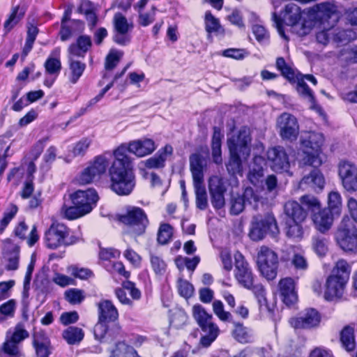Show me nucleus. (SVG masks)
Masks as SVG:
<instances>
[{
    "label": "nucleus",
    "mask_w": 357,
    "mask_h": 357,
    "mask_svg": "<svg viewBox=\"0 0 357 357\" xmlns=\"http://www.w3.org/2000/svg\"><path fill=\"white\" fill-rule=\"evenodd\" d=\"M301 18V8L294 3H289L286 5L282 13V19L278 17L276 13L273 14V20L275 24L279 34L286 40L287 37L284 34L283 23L287 26H294L299 24Z\"/></svg>",
    "instance_id": "obj_8"
},
{
    "label": "nucleus",
    "mask_w": 357,
    "mask_h": 357,
    "mask_svg": "<svg viewBox=\"0 0 357 357\" xmlns=\"http://www.w3.org/2000/svg\"><path fill=\"white\" fill-rule=\"evenodd\" d=\"M125 148L126 153L130 152L138 157H144L152 153L156 149V146L153 140L144 139L131 142L129 143L128 147ZM126 155H128V153Z\"/></svg>",
    "instance_id": "obj_19"
},
{
    "label": "nucleus",
    "mask_w": 357,
    "mask_h": 357,
    "mask_svg": "<svg viewBox=\"0 0 357 357\" xmlns=\"http://www.w3.org/2000/svg\"><path fill=\"white\" fill-rule=\"evenodd\" d=\"M66 300L71 304L80 303L84 298V291L80 289H72L65 293Z\"/></svg>",
    "instance_id": "obj_61"
},
{
    "label": "nucleus",
    "mask_w": 357,
    "mask_h": 357,
    "mask_svg": "<svg viewBox=\"0 0 357 357\" xmlns=\"http://www.w3.org/2000/svg\"><path fill=\"white\" fill-rule=\"evenodd\" d=\"M84 333L82 328L69 326L63 331L62 337L69 344L79 343L84 338Z\"/></svg>",
    "instance_id": "obj_38"
},
{
    "label": "nucleus",
    "mask_w": 357,
    "mask_h": 357,
    "mask_svg": "<svg viewBox=\"0 0 357 357\" xmlns=\"http://www.w3.org/2000/svg\"><path fill=\"white\" fill-rule=\"evenodd\" d=\"M271 168L276 172H287L290 167L289 156L284 147L278 146L267 151Z\"/></svg>",
    "instance_id": "obj_13"
},
{
    "label": "nucleus",
    "mask_w": 357,
    "mask_h": 357,
    "mask_svg": "<svg viewBox=\"0 0 357 357\" xmlns=\"http://www.w3.org/2000/svg\"><path fill=\"white\" fill-rule=\"evenodd\" d=\"M314 212L312 220L316 228L321 232L328 230L333 223V215L330 208H324Z\"/></svg>",
    "instance_id": "obj_22"
},
{
    "label": "nucleus",
    "mask_w": 357,
    "mask_h": 357,
    "mask_svg": "<svg viewBox=\"0 0 357 357\" xmlns=\"http://www.w3.org/2000/svg\"><path fill=\"white\" fill-rule=\"evenodd\" d=\"M284 210L288 218L286 220L303 222L307 217L305 208L295 201L287 202L284 204Z\"/></svg>",
    "instance_id": "obj_24"
},
{
    "label": "nucleus",
    "mask_w": 357,
    "mask_h": 357,
    "mask_svg": "<svg viewBox=\"0 0 357 357\" xmlns=\"http://www.w3.org/2000/svg\"><path fill=\"white\" fill-rule=\"evenodd\" d=\"M257 264L261 274L267 280H273L277 275L278 257L275 251L261 246L257 253Z\"/></svg>",
    "instance_id": "obj_6"
},
{
    "label": "nucleus",
    "mask_w": 357,
    "mask_h": 357,
    "mask_svg": "<svg viewBox=\"0 0 357 357\" xmlns=\"http://www.w3.org/2000/svg\"><path fill=\"white\" fill-rule=\"evenodd\" d=\"M325 183L322 174L318 169H313L308 176H305L301 180L300 185H310L311 188L316 190H322Z\"/></svg>",
    "instance_id": "obj_31"
},
{
    "label": "nucleus",
    "mask_w": 357,
    "mask_h": 357,
    "mask_svg": "<svg viewBox=\"0 0 357 357\" xmlns=\"http://www.w3.org/2000/svg\"><path fill=\"white\" fill-rule=\"evenodd\" d=\"M347 280H343L337 275L331 274L328 277L326 282V290L324 297L327 301H333L335 298H340L342 296Z\"/></svg>",
    "instance_id": "obj_16"
},
{
    "label": "nucleus",
    "mask_w": 357,
    "mask_h": 357,
    "mask_svg": "<svg viewBox=\"0 0 357 357\" xmlns=\"http://www.w3.org/2000/svg\"><path fill=\"white\" fill-rule=\"evenodd\" d=\"M203 334L200 340V343L202 346L207 347L215 341L220 333V329L217 324H211L209 327L204 328L202 330Z\"/></svg>",
    "instance_id": "obj_40"
},
{
    "label": "nucleus",
    "mask_w": 357,
    "mask_h": 357,
    "mask_svg": "<svg viewBox=\"0 0 357 357\" xmlns=\"http://www.w3.org/2000/svg\"><path fill=\"white\" fill-rule=\"evenodd\" d=\"M172 152V146L167 144L160 149L154 156L147 159L144 162V165L149 169L163 167L167 156L171 155Z\"/></svg>",
    "instance_id": "obj_26"
},
{
    "label": "nucleus",
    "mask_w": 357,
    "mask_h": 357,
    "mask_svg": "<svg viewBox=\"0 0 357 357\" xmlns=\"http://www.w3.org/2000/svg\"><path fill=\"white\" fill-rule=\"evenodd\" d=\"M91 45V39L89 36H80L76 43L71 44L68 47L69 55L84 57Z\"/></svg>",
    "instance_id": "obj_27"
},
{
    "label": "nucleus",
    "mask_w": 357,
    "mask_h": 357,
    "mask_svg": "<svg viewBox=\"0 0 357 357\" xmlns=\"http://www.w3.org/2000/svg\"><path fill=\"white\" fill-rule=\"evenodd\" d=\"M98 195L94 189L89 188L86 190H77L71 195L73 204L79 206L82 208L89 207L88 213L91 212L98 200Z\"/></svg>",
    "instance_id": "obj_17"
},
{
    "label": "nucleus",
    "mask_w": 357,
    "mask_h": 357,
    "mask_svg": "<svg viewBox=\"0 0 357 357\" xmlns=\"http://www.w3.org/2000/svg\"><path fill=\"white\" fill-rule=\"evenodd\" d=\"M16 308V302L10 299L0 305V314L3 317H0V321L6 320V317H13Z\"/></svg>",
    "instance_id": "obj_56"
},
{
    "label": "nucleus",
    "mask_w": 357,
    "mask_h": 357,
    "mask_svg": "<svg viewBox=\"0 0 357 357\" xmlns=\"http://www.w3.org/2000/svg\"><path fill=\"white\" fill-rule=\"evenodd\" d=\"M98 321L95 325L93 333L96 339L102 340L107 333V323L114 322L119 317V313L114 304L109 300L101 301L98 304Z\"/></svg>",
    "instance_id": "obj_5"
},
{
    "label": "nucleus",
    "mask_w": 357,
    "mask_h": 357,
    "mask_svg": "<svg viewBox=\"0 0 357 357\" xmlns=\"http://www.w3.org/2000/svg\"><path fill=\"white\" fill-rule=\"evenodd\" d=\"M173 234L172 227L167 223L161 224L158 232V241L160 244H167L172 238Z\"/></svg>",
    "instance_id": "obj_52"
},
{
    "label": "nucleus",
    "mask_w": 357,
    "mask_h": 357,
    "mask_svg": "<svg viewBox=\"0 0 357 357\" xmlns=\"http://www.w3.org/2000/svg\"><path fill=\"white\" fill-rule=\"evenodd\" d=\"M335 241L346 253L357 255V227L349 218H344L340 223L335 233Z\"/></svg>",
    "instance_id": "obj_2"
},
{
    "label": "nucleus",
    "mask_w": 357,
    "mask_h": 357,
    "mask_svg": "<svg viewBox=\"0 0 357 357\" xmlns=\"http://www.w3.org/2000/svg\"><path fill=\"white\" fill-rule=\"evenodd\" d=\"M315 18L322 24L328 22L330 19L337 14V6L333 1H327L317 3L312 8Z\"/></svg>",
    "instance_id": "obj_18"
},
{
    "label": "nucleus",
    "mask_w": 357,
    "mask_h": 357,
    "mask_svg": "<svg viewBox=\"0 0 357 357\" xmlns=\"http://www.w3.org/2000/svg\"><path fill=\"white\" fill-rule=\"evenodd\" d=\"M120 222L129 227V232L140 235L145 231L148 219L144 211L138 207H132L126 214L119 218Z\"/></svg>",
    "instance_id": "obj_7"
},
{
    "label": "nucleus",
    "mask_w": 357,
    "mask_h": 357,
    "mask_svg": "<svg viewBox=\"0 0 357 357\" xmlns=\"http://www.w3.org/2000/svg\"><path fill=\"white\" fill-rule=\"evenodd\" d=\"M336 59L339 65L343 68L357 64V45L341 49L337 53Z\"/></svg>",
    "instance_id": "obj_25"
},
{
    "label": "nucleus",
    "mask_w": 357,
    "mask_h": 357,
    "mask_svg": "<svg viewBox=\"0 0 357 357\" xmlns=\"http://www.w3.org/2000/svg\"><path fill=\"white\" fill-rule=\"evenodd\" d=\"M351 273V266L345 259H339L333 268V275H337L343 280L348 281Z\"/></svg>",
    "instance_id": "obj_44"
},
{
    "label": "nucleus",
    "mask_w": 357,
    "mask_h": 357,
    "mask_svg": "<svg viewBox=\"0 0 357 357\" xmlns=\"http://www.w3.org/2000/svg\"><path fill=\"white\" fill-rule=\"evenodd\" d=\"M234 326L235 328L233 331V335L237 341L241 343L251 342L252 334L250 328L240 323H234Z\"/></svg>",
    "instance_id": "obj_42"
},
{
    "label": "nucleus",
    "mask_w": 357,
    "mask_h": 357,
    "mask_svg": "<svg viewBox=\"0 0 357 357\" xmlns=\"http://www.w3.org/2000/svg\"><path fill=\"white\" fill-rule=\"evenodd\" d=\"M213 310L215 314L222 321H231L232 315L229 312L225 311L222 302L215 301L213 303Z\"/></svg>",
    "instance_id": "obj_55"
},
{
    "label": "nucleus",
    "mask_w": 357,
    "mask_h": 357,
    "mask_svg": "<svg viewBox=\"0 0 357 357\" xmlns=\"http://www.w3.org/2000/svg\"><path fill=\"white\" fill-rule=\"evenodd\" d=\"M68 234L69 229L64 224L58 222H53L45 234L47 247L56 249L61 245L72 244L73 241H66Z\"/></svg>",
    "instance_id": "obj_9"
},
{
    "label": "nucleus",
    "mask_w": 357,
    "mask_h": 357,
    "mask_svg": "<svg viewBox=\"0 0 357 357\" xmlns=\"http://www.w3.org/2000/svg\"><path fill=\"white\" fill-rule=\"evenodd\" d=\"M250 142V132L245 127L241 128L237 135H234L227 139L229 152L241 153V157L244 159L250 155L249 144Z\"/></svg>",
    "instance_id": "obj_11"
},
{
    "label": "nucleus",
    "mask_w": 357,
    "mask_h": 357,
    "mask_svg": "<svg viewBox=\"0 0 357 357\" xmlns=\"http://www.w3.org/2000/svg\"><path fill=\"white\" fill-rule=\"evenodd\" d=\"M241 153L229 152V159L226 164L227 170L231 175L242 174L243 165Z\"/></svg>",
    "instance_id": "obj_39"
},
{
    "label": "nucleus",
    "mask_w": 357,
    "mask_h": 357,
    "mask_svg": "<svg viewBox=\"0 0 357 357\" xmlns=\"http://www.w3.org/2000/svg\"><path fill=\"white\" fill-rule=\"evenodd\" d=\"M338 172L344 189L347 191H355L357 167L349 162L343 161L339 164Z\"/></svg>",
    "instance_id": "obj_15"
},
{
    "label": "nucleus",
    "mask_w": 357,
    "mask_h": 357,
    "mask_svg": "<svg viewBox=\"0 0 357 357\" xmlns=\"http://www.w3.org/2000/svg\"><path fill=\"white\" fill-rule=\"evenodd\" d=\"M114 31H131L133 25L129 24L126 17L121 13H117L113 18Z\"/></svg>",
    "instance_id": "obj_47"
},
{
    "label": "nucleus",
    "mask_w": 357,
    "mask_h": 357,
    "mask_svg": "<svg viewBox=\"0 0 357 357\" xmlns=\"http://www.w3.org/2000/svg\"><path fill=\"white\" fill-rule=\"evenodd\" d=\"M123 53L117 51H111L106 57L105 68L107 70H112L118 64Z\"/></svg>",
    "instance_id": "obj_60"
},
{
    "label": "nucleus",
    "mask_w": 357,
    "mask_h": 357,
    "mask_svg": "<svg viewBox=\"0 0 357 357\" xmlns=\"http://www.w3.org/2000/svg\"><path fill=\"white\" fill-rule=\"evenodd\" d=\"M302 206L305 207V210L315 212L320 208V203L318 199L312 195H304L301 197Z\"/></svg>",
    "instance_id": "obj_57"
},
{
    "label": "nucleus",
    "mask_w": 357,
    "mask_h": 357,
    "mask_svg": "<svg viewBox=\"0 0 357 357\" xmlns=\"http://www.w3.org/2000/svg\"><path fill=\"white\" fill-rule=\"evenodd\" d=\"M99 178L93 172L91 168L87 166L84 168L77 178V181L81 185L89 184Z\"/></svg>",
    "instance_id": "obj_59"
},
{
    "label": "nucleus",
    "mask_w": 357,
    "mask_h": 357,
    "mask_svg": "<svg viewBox=\"0 0 357 357\" xmlns=\"http://www.w3.org/2000/svg\"><path fill=\"white\" fill-rule=\"evenodd\" d=\"M60 48H55L50 54V56L45 63L46 71L51 75H57L61 69V64L59 60Z\"/></svg>",
    "instance_id": "obj_34"
},
{
    "label": "nucleus",
    "mask_w": 357,
    "mask_h": 357,
    "mask_svg": "<svg viewBox=\"0 0 357 357\" xmlns=\"http://www.w3.org/2000/svg\"><path fill=\"white\" fill-rule=\"evenodd\" d=\"M234 277L238 283L247 289H250L254 282V275L244 257L237 252L234 255Z\"/></svg>",
    "instance_id": "obj_12"
},
{
    "label": "nucleus",
    "mask_w": 357,
    "mask_h": 357,
    "mask_svg": "<svg viewBox=\"0 0 357 357\" xmlns=\"http://www.w3.org/2000/svg\"><path fill=\"white\" fill-rule=\"evenodd\" d=\"M25 9L19 6L14 7L8 19L4 23V29L9 31L24 15Z\"/></svg>",
    "instance_id": "obj_46"
},
{
    "label": "nucleus",
    "mask_w": 357,
    "mask_h": 357,
    "mask_svg": "<svg viewBox=\"0 0 357 357\" xmlns=\"http://www.w3.org/2000/svg\"><path fill=\"white\" fill-rule=\"evenodd\" d=\"M189 162L193 183L204 182V169L206 167L204 157L200 153H195L190 155Z\"/></svg>",
    "instance_id": "obj_20"
},
{
    "label": "nucleus",
    "mask_w": 357,
    "mask_h": 357,
    "mask_svg": "<svg viewBox=\"0 0 357 357\" xmlns=\"http://www.w3.org/2000/svg\"><path fill=\"white\" fill-rule=\"evenodd\" d=\"M229 205L230 213L233 215H238L243 211L245 203L241 195L238 194H231Z\"/></svg>",
    "instance_id": "obj_50"
},
{
    "label": "nucleus",
    "mask_w": 357,
    "mask_h": 357,
    "mask_svg": "<svg viewBox=\"0 0 357 357\" xmlns=\"http://www.w3.org/2000/svg\"><path fill=\"white\" fill-rule=\"evenodd\" d=\"M312 246L314 250L319 256H324L328 251L327 241L324 238L314 237Z\"/></svg>",
    "instance_id": "obj_63"
},
{
    "label": "nucleus",
    "mask_w": 357,
    "mask_h": 357,
    "mask_svg": "<svg viewBox=\"0 0 357 357\" xmlns=\"http://www.w3.org/2000/svg\"><path fill=\"white\" fill-rule=\"evenodd\" d=\"M277 129L282 139L290 142L296 140L299 133L296 118L287 112L282 113L277 119Z\"/></svg>",
    "instance_id": "obj_10"
},
{
    "label": "nucleus",
    "mask_w": 357,
    "mask_h": 357,
    "mask_svg": "<svg viewBox=\"0 0 357 357\" xmlns=\"http://www.w3.org/2000/svg\"><path fill=\"white\" fill-rule=\"evenodd\" d=\"M268 233L273 237L279 234L274 216L271 213L253 216L249 232L250 238L255 241H258L263 239Z\"/></svg>",
    "instance_id": "obj_4"
},
{
    "label": "nucleus",
    "mask_w": 357,
    "mask_h": 357,
    "mask_svg": "<svg viewBox=\"0 0 357 357\" xmlns=\"http://www.w3.org/2000/svg\"><path fill=\"white\" fill-rule=\"evenodd\" d=\"M112 357H139L136 351L131 346L123 342L116 344V348L112 351Z\"/></svg>",
    "instance_id": "obj_45"
},
{
    "label": "nucleus",
    "mask_w": 357,
    "mask_h": 357,
    "mask_svg": "<svg viewBox=\"0 0 357 357\" xmlns=\"http://www.w3.org/2000/svg\"><path fill=\"white\" fill-rule=\"evenodd\" d=\"M209 193H225L227 190L224 179L218 176H213L208 180Z\"/></svg>",
    "instance_id": "obj_49"
},
{
    "label": "nucleus",
    "mask_w": 357,
    "mask_h": 357,
    "mask_svg": "<svg viewBox=\"0 0 357 357\" xmlns=\"http://www.w3.org/2000/svg\"><path fill=\"white\" fill-rule=\"evenodd\" d=\"M222 137L223 135L221 133L220 129L218 127H214L211 141V149L213 161L217 165L222 164V162L221 150V141Z\"/></svg>",
    "instance_id": "obj_29"
},
{
    "label": "nucleus",
    "mask_w": 357,
    "mask_h": 357,
    "mask_svg": "<svg viewBox=\"0 0 357 357\" xmlns=\"http://www.w3.org/2000/svg\"><path fill=\"white\" fill-rule=\"evenodd\" d=\"M206 31L208 33H218L222 30L219 20L215 18L210 11L205 14Z\"/></svg>",
    "instance_id": "obj_53"
},
{
    "label": "nucleus",
    "mask_w": 357,
    "mask_h": 357,
    "mask_svg": "<svg viewBox=\"0 0 357 357\" xmlns=\"http://www.w3.org/2000/svg\"><path fill=\"white\" fill-rule=\"evenodd\" d=\"M320 321L319 312L314 308H310L305 310L299 317L291 319L290 324L294 328L310 329L318 326Z\"/></svg>",
    "instance_id": "obj_14"
},
{
    "label": "nucleus",
    "mask_w": 357,
    "mask_h": 357,
    "mask_svg": "<svg viewBox=\"0 0 357 357\" xmlns=\"http://www.w3.org/2000/svg\"><path fill=\"white\" fill-rule=\"evenodd\" d=\"M178 291L181 296L188 298L192 296L194 288L188 281L180 279L178 281Z\"/></svg>",
    "instance_id": "obj_64"
},
{
    "label": "nucleus",
    "mask_w": 357,
    "mask_h": 357,
    "mask_svg": "<svg viewBox=\"0 0 357 357\" xmlns=\"http://www.w3.org/2000/svg\"><path fill=\"white\" fill-rule=\"evenodd\" d=\"M107 327L108 329L107 330L105 337L99 340L110 342L120 335L121 327L119 324H116L114 322L107 323Z\"/></svg>",
    "instance_id": "obj_58"
},
{
    "label": "nucleus",
    "mask_w": 357,
    "mask_h": 357,
    "mask_svg": "<svg viewBox=\"0 0 357 357\" xmlns=\"http://www.w3.org/2000/svg\"><path fill=\"white\" fill-rule=\"evenodd\" d=\"M109 165V159L105 154L96 156L88 165L94 174L100 178Z\"/></svg>",
    "instance_id": "obj_35"
},
{
    "label": "nucleus",
    "mask_w": 357,
    "mask_h": 357,
    "mask_svg": "<svg viewBox=\"0 0 357 357\" xmlns=\"http://www.w3.org/2000/svg\"><path fill=\"white\" fill-rule=\"evenodd\" d=\"M82 208L79 206L73 204V206L67 207L63 206L61 208V213L68 220H75L88 213L89 207L85 206Z\"/></svg>",
    "instance_id": "obj_43"
},
{
    "label": "nucleus",
    "mask_w": 357,
    "mask_h": 357,
    "mask_svg": "<svg viewBox=\"0 0 357 357\" xmlns=\"http://www.w3.org/2000/svg\"><path fill=\"white\" fill-rule=\"evenodd\" d=\"M113 154L114 160L109 168L111 188L119 195H128L135 186L132 161L125 146L118 147Z\"/></svg>",
    "instance_id": "obj_1"
},
{
    "label": "nucleus",
    "mask_w": 357,
    "mask_h": 357,
    "mask_svg": "<svg viewBox=\"0 0 357 357\" xmlns=\"http://www.w3.org/2000/svg\"><path fill=\"white\" fill-rule=\"evenodd\" d=\"M75 56L68 55L70 81L75 84L83 74L86 65L79 61L75 60Z\"/></svg>",
    "instance_id": "obj_36"
},
{
    "label": "nucleus",
    "mask_w": 357,
    "mask_h": 357,
    "mask_svg": "<svg viewBox=\"0 0 357 357\" xmlns=\"http://www.w3.org/2000/svg\"><path fill=\"white\" fill-rule=\"evenodd\" d=\"M19 248L12 245L6 248L3 254L1 265L6 271H15L19 266Z\"/></svg>",
    "instance_id": "obj_23"
},
{
    "label": "nucleus",
    "mask_w": 357,
    "mask_h": 357,
    "mask_svg": "<svg viewBox=\"0 0 357 357\" xmlns=\"http://www.w3.org/2000/svg\"><path fill=\"white\" fill-rule=\"evenodd\" d=\"M33 346L38 357H49L51 353L50 342L46 338L40 337L38 334L34 333L33 335Z\"/></svg>",
    "instance_id": "obj_37"
},
{
    "label": "nucleus",
    "mask_w": 357,
    "mask_h": 357,
    "mask_svg": "<svg viewBox=\"0 0 357 357\" xmlns=\"http://www.w3.org/2000/svg\"><path fill=\"white\" fill-rule=\"evenodd\" d=\"M301 222L286 220L287 235L292 238H301L303 235Z\"/></svg>",
    "instance_id": "obj_54"
},
{
    "label": "nucleus",
    "mask_w": 357,
    "mask_h": 357,
    "mask_svg": "<svg viewBox=\"0 0 357 357\" xmlns=\"http://www.w3.org/2000/svg\"><path fill=\"white\" fill-rule=\"evenodd\" d=\"M356 37V33L351 29H343L333 26V37L331 38L333 43H348L354 40Z\"/></svg>",
    "instance_id": "obj_32"
},
{
    "label": "nucleus",
    "mask_w": 357,
    "mask_h": 357,
    "mask_svg": "<svg viewBox=\"0 0 357 357\" xmlns=\"http://www.w3.org/2000/svg\"><path fill=\"white\" fill-rule=\"evenodd\" d=\"M296 90L298 93L303 98L307 99L310 102H314V97L313 96L312 91L305 82L303 77L296 76Z\"/></svg>",
    "instance_id": "obj_51"
},
{
    "label": "nucleus",
    "mask_w": 357,
    "mask_h": 357,
    "mask_svg": "<svg viewBox=\"0 0 357 357\" xmlns=\"http://www.w3.org/2000/svg\"><path fill=\"white\" fill-rule=\"evenodd\" d=\"M192 314L201 330L205 327L207 328L208 326L210 327L211 324H215L213 321L212 314L206 312L205 309L200 305L193 306Z\"/></svg>",
    "instance_id": "obj_30"
},
{
    "label": "nucleus",
    "mask_w": 357,
    "mask_h": 357,
    "mask_svg": "<svg viewBox=\"0 0 357 357\" xmlns=\"http://www.w3.org/2000/svg\"><path fill=\"white\" fill-rule=\"evenodd\" d=\"M38 33V29L36 26L31 24L28 26L26 43L24 45L22 54L23 57H26L29 52L31 50Z\"/></svg>",
    "instance_id": "obj_48"
},
{
    "label": "nucleus",
    "mask_w": 357,
    "mask_h": 357,
    "mask_svg": "<svg viewBox=\"0 0 357 357\" xmlns=\"http://www.w3.org/2000/svg\"><path fill=\"white\" fill-rule=\"evenodd\" d=\"M333 37V26L329 27L324 26L323 29L318 31L316 35L317 41L324 45H327L332 41Z\"/></svg>",
    "instance_id": "obj_62"
},
{
    "label": "nucleus",
    "mask_w": 357,
    "mask_h": 357,
    "mask_svg": "<svg viewBox=\"0 0 357 357\" xmlns=\"http://www.w3.org/2000/svg\"><path fill=\"white\" fill-rule=\"evenodd\" d=\"M203 183H193L196 195V206L200 210H205L208 206L207 194Z\"/></svg>",
    "instance_id": "obj_41"
},
{
    "label": "nucleus",
    "mask_w": 357,
    "mask_h": 357,
    "mask_svg": "<svg viewBox=\"0 0 357 357\" xmlns=\"http://www.w3.org/2000/svg\"><path fill=\"white\" fill-rule=\"evenodd\" d=\"M340 340L342 347L347 351H352L356 347L354 325L344 326L340 332Z\"/></svg>",
    "instance_id": "obj_28"
},
{
    "label": "nucleus",
    "mask_w": 357,
    "mask_h": 357,
    "mask_svg": "<svg viewBox=\"0 0 357 357\" xmlns=\"http://www.w3.org/2000/svg\"><path fill=\"white\" fill-rule=\"evenodd\" d=\"M324 141V135L319 132H311L301 137V144L305 155L303 158L304 165L314 167L321 165V160L319 158L318 153Z\"/></svg>",
    "instance_id": "obj_3"
},
{
    "label": "nucleus",
    "mask_w": 357,
    "mask_h": 357,
    "mask_svg": "<svg viewBox=\"0 0 357 357\" xmlns=\"http://www.w3.org/2000/svg\"><path fill=\"white\" fill-rule=\"evenodd\" d=\"M78 12L85 15L88 26L92 31L98 23V17L93 8H91V2L89 1L82 2L78 8Z\"/></svg>",
    "instance_id": "obj_33"
},
{
    "label": "nucleus",
    "mask_w": 357,
    "mask_h": 357,
    "mask_svg": "<svg viewBox=\"0 0 357 357\" xmlns=\"http://www.w3.org/2000/svg\"><path fill=\"white\" fill-rule=\"evenodd\" d=\"M280 296L283 302L290 305L297 301V294L295 291V282L291 278L281 279L278 284Z\"/></svg>",
    "instance_id": "obj_21"
}]
</instances>
